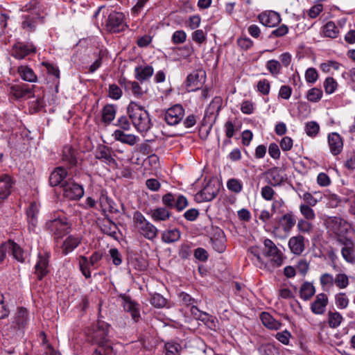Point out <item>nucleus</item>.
Here are the masks:
<instances>
[{"mask_svg":"<svg viewBox=\"0 0 355 355\" xmlns=\"http://www.w3.org/2000/svg\"><path fill=\"white\" fill-rule=\"evenodd\" d=\"M323 92L321 89L313 87L308 90L306 97L311 103H317L321 100Z\"/></svg>","mask_w":355,"mask_h":355,"instance_id":"de8ad7c7","label":"nucleus"},{"mask_svg":"<svg viewBox=\"0 0 355 355\" xmlns=\"http://www.w3.org/2000/svg\"><path fill=\"white\" fill-rule=\"evenodd\" d=\"M263 175L265 176L266 182L272 187L282 185L286 179L282 174L279 168L276 166L267 170Z\"/></svg>","mask_w":355,"mask_h":355,"instance_id":"a211bd4d","label":"nucleus"},{"mask_svg":"<svg viewBox=\"0 0 355 355\" xmlns=\"http://www.w3.org/2000/svg\"><path fill=\"white\" fill-rule=\"evenodd\" d=\"M334 284L340 289H344L349 285L348 276L345 273H338L334 279Z\"/></svg>","mask_w":355,"mask_h":355,"instance_id":"6e6d98bb","label":"nucleus"},{"mask_svg":"<svg viewBox=\"0 0 355 355\" xmlns=\"http://www.w3.org/2000/svg\"><path fill=\"white\" fill-rule=\"evenodd\" d=\"M18 73L24 81L35 83L37 80V77L33 70L28 66L21 65L19 67Z\"/></svg>","mask_w":355,"mask_h":355,"instance_id":"58836bf2","label":"nucleus"},{"mask_svg":"<svg viewBox=\"0 0 355 355\" xmlns=\"http://www.w3.org/2000/svg\"><path fill=\"white\" fill-rule=\"evenodd\" d=\"M320 282L323 290H327L334 285V279L332 275L329 273H324L321 275L320 277Z\"/></svg>","mask_w":355,"mask_h":355,"instance_id":"4d7b16f0","label":"nucleus"},{"mask_svg":"<svg viewBox=\"0 0 355 355\" xmlns=\"http://www.w3.org/2000/svg\"><path fill=\"white\" fill-rule=\"evenodd\" d=\"M320 126L318 123L315 121L308 122L305 125V132L306 135L309 137H315L318 134Z\"/></svg>","mask_w":355,"mask_h":355,"instance_id":"13d9d810","label":"nucleus"},{"mask_svg":"<svg viewBox=\"0 0 355 355\" xmlns=\"http://www.w3.org/2000/svg\"><path fill=\"white\" fill-rule=\"evenodd\" d=\"M343 320V318L339 312L331 311L328 312V324L331 328H337Z\"/></svg>","mask_w":355,"mask_h":355,"instance_id":"a18cd8bd","label":"nucleus"},{"mask_svg":"<svg viewBox=\"0 0 355 355\" xmlns=\"http://www.w3.org/2000/svg\"><path fill=\"white\" fill-rule=\"evenodd\" d=\"M306 219L300 218L297 223V227L300 232L309 234L313 228L312 224Z\"/></svg>","mask_w":355,"mask_h":355,"instance_id":"5fc2aeb1","label":"nucleus"},{"mask_svg":"<svg viewBox=\"0 0 355 355\" xmlns=\"http://www.w3.org/2000/svg\"><path fill=\"white\" fill-rule=\"evenodd\" d=\"M36 47L32 43L17 42L12 49V55L17 59L21 60L26 56L35 53Z\"/></svg>","mask_w":355,"mask_h":355,"instance_id":"ddd939ff","label":"nucleus"},{"mask_svg":"<svg viewBox=\"0 0 355 355\" xmlns=\"http://www.w3.org/2000/svg\"><path fill=\"white\" fill-rule=\"evenodd\" d=\"M339 28L336 26L335 23L329 21L322 26V33L326 37L331 39L337 38L339 35Z\"/></svg>","mask_w":355,"mask_h":355,"instance_id":"a19ab883","label":"nucleus"},{"mask_svg":"<svg viewBox=\"0 0 355 355\" xmlns=\"http://www.w3.org/2000/svg\"><path fill=\"white\" fill-rule=\"evenodd\" d=\"M89 259L84 255L79 257L80 270L86 279L91 277V272L89 270Z\"/></svg>","mask_w":355,"mask_h":355,"instance_id":"3c124183","label":"nucleus"},{"mask_svg":"<svg viewBox=\"0 0 355 355\" xmlns=\"http://www.w3.org/2000/svg\"><path fill=\"white\" fill-rule=\"evenodd\" d=\"M101 230L103 234L116 240L118 239L117 232H119V228L110 218H108L103 220Z\"/></svg>","mask_w":355,"mask_h":355,"instance_id":"7c9ffc66","label":"nucleus"},{"mask_svg":"<svg viewBox=\"0 0 355 355\" xmlns=\"http://www.w3.org/2000/svg\"><path fill=\"white\" fill-rule=\"evenodd\" d=\"M132 219L138 232L145 239L152 241L157 237V228L148 221L140 211H135Z\"/></svg>","mask_w":355,"mask_h":355,"instance_id":"39448f33","label":"nucleus"},{"mask_svg":"<svg viewBox=\"0 0 355 355\" xmlns=\"http://www.w3.org/2000/svg\"><path fill=\"white\" fill-rule=\"evenodd\" d=\"M42 10L41 3L38 0H31L21 8L22 11L28 12L29 15L33 16H41Z\"/></svg>","mask_w":355,"mask_h":355,"instance_id":"79ce46f5","label":"nucleus"},{"mask_svg":"<svg viewBox=\"0 0 355 355\" xmlns=\"http://www.w3.org/2000/svg\"><path fill=\"white\" fill-rule=\"evenodd\" d=\"M46 228L53 235L58 238H62L69 232V226L65 220L60 218H55L48 220L46 223Z\"/></svg>","mask_w":355,"mask_h":355,"instance_id":"9d476101","label":"nucleus"},{"mask_svg":"<svg viewBox=\"0 0 355 355\" xmlns=\"http://www.w3.org/2000/svg\"><path fill=\"white\" fill-rule=\"evenodd\" d=\"M260 320L263 326L270 330H278L282 327V323L268 312H262L260 314Z\"/></svg>","mask_w":355,"mask_h":355,"instance_id":"2f4dec72","label":"nucleus"},{"mask_svg":"<svg viewBox=\"0 0 355 355\" xmlns=\"http://www.w3.org/2000/svg\"><path fill=\"white\" fill-rule=\"evenodd\" d=\"M296 224V216L292 211H288L277 219L275 230L282 229L284 232H290Z\"/></svg>","mask_w":355,"mask_h":355,"instance_id":"4468645a","label":"nucleus"},{"mask_svg":"<svg viewBox=\"0 0 355 355\" xmlns=\"http://www.w3.org/2000/svg\"><path fill=\"white\" fill-rule=\"evenodd\" d=\"M227 188L234 193H239L243 190V182L236 178H230L227 182Z\"/></svg>","mask_w":355,"mask_h":355,"instance_id":"09e8293b","label":"nucleus"},{"mask_svg":"<svg viewBox=\"0 0 355 355\" xmlns=\"http://www.w3.org/2000/svg\"><path fill=\"white\" fill-rule=\"evenodd\" d=\"M154 69L150 65H140L135 69V76L137 80L144 82L149 79L153 74Z\"/></svg>","mask_w":355,"mask_h":355,"instance_id":"473e14b6","label":"nucleus"},{"mask_svg":"<svg viewBox=\"0 0 355 355\" xmlns=\"http://www.w3.org/2000/svg\"><path fill=\"white\" fill-rule=\"evenodd\" d=\"M180 238V232L175 228L164 231L162 235V240L166 243H171L178 241Z\"/></svg>","mask_w":355,"mask_h":355,"instance_id":"c03bdc74","label":"nucleus"},{"mask_svg":"<svg viewBox=\"0 0 355 355\" xmlns=\"http://www.w3.org/2000/svg\"><path fill=\"white\" fill-rule=\"evenodd\" d=\"M28 312L26 309L20 307L12 318L10 328L14 331L23 332L28 322Z\"/></svg>","mask_w":355,"mask_h":355,"instance_id":"1a4fd4ad","label":"nucleus"},{"mask_svg":"<svg viewBox=\"0 0 355 355\" xmlns=\"http://www.w3.org/2000/svg\"><path fill=\"white\" fill-rule=\"evenodd\" d=\"M324 224L328 231L331 232L337 236H340L347 230L348 227L347 222L338 216L328 217L325 220Z\"/></svg>","mask_w":355,"mask_h":355,"instance_id":"6e6552de","label":"nucleus"},{"mask_svg":"<svg viewBox=\"0 0 355 355\" xmlns=\"http://www.w3.org/2000/svg\"><path fill=\"white\" fill-rule=\"evenodd\" d=\"M127 112L132 125L139 132H148L153 123L149 113L144 107L131 101L127 107Z\"/></svg>","mask_w":355,"mask_h":355,"instance_id":"7ed1b4c3","label":"nucleus"},{"mask_svg":"<svg viewBox=\"0 0 355 355\" xmlns=\"http://www.w3.org/2000/svg\"><path fill=\"white\" fill-rule=\"evenodd\" d=\"M101 10H103V14L104 17L102 25L104 26L107 31L110 33H119L123 31L127 28L125 22V17L123 12L105 8V6L98 7L94 13L93 17H97Z\"/></svg>","mask_w":355,"mask_h":355,"instance_id":"f03ea898","label":"nucleus"},{"mask_svg":"<svg viewBox=\"0 0 355 355\" xmlns=\"http://www.w3.org/2000/svg\"><path fill=\"white\" fill-rule=\"evenodd\" d=\"M122 96L121 89L116 85L112 84L109 87L108 96L114 100L119 99Z\"/></svg>","mask_w":355,"mask_h":355,"instance_id":"69168bd1","label":"nucleus"},{"mask_svg":"<svg viewBox=\"0 0 355 355\" xmlns=\"http://www.w3.org/2000/svg\"><path fill=\"white\" fill-rule=\"evenodd\" d=\"M327 139L331 154L339 155L343 148V140L341 136L337 132H331L328 135Z\"/></svg>","mask_w":355,"mask_h":355,"instance_id":"4be33fe9","label":"nucleus"},{"mask_svg":"<svg viewBox=\"0 0 355 355\" xmlns=\"http://www.w3.org/2000/svg\"><path fill=\"white\" fill-rule=\"evenodd\" d=\"M112 137L116 141L129 146H134L139 140V137L137 136L132 134H125L124 131L121 130H116L113 132Z\"/></svg>","mask_w":355,"mask_h":355,"instance_id":"c756f323","label":"nucleus"},{"mask_svg":"<svg viewBox=\"0 0 355 355\" xmlns=\"http://www.w3.org/2000/svg\"><path fill=\"white\" fill-rule=\"evenodd\" d=\"M0 183L3 184L0 187V199L6 200L11 193V189L15 181L8 174H1L0 175Z\"/></svg>","mask_w":355,"mask_h":355,"instance_id":"bb28decb","label":"nucleus"},{"mask_svg":"<svg viewBox=\"0 0 355 355\" xmlns=\"http://www.w3.org/2000/svg\"><path fill=\"white\" fill-rule=\"evenodd\" d=\"M67 175V172L63 166L56 167L50 174L49 184L51 187H56L64 183V180Z\"/></svg>","mask_w":355,"mask_h":355,"instance_id":"cd10ccee","label":"nucleus"},{"mask_svg":"<svg viewBox=\"0 0 355 355\" xmlns=\"http://www.w3.org/2000/svg\"><path fill=\"white\" fill-rule=\"evenodd\" d=\"M129 119V116H121L117 119L116 123L114 125L119 126L123 131H128L130 130L131 127Z\"/></svg>","mask_w":355,"mask_h":355,"instance_id":"338daca9","label":"nucleus"},{"mask_svg":"<svg viewBox=\"0 0 355 355\" xmlns=\"http://www.w3.org/2000/svg\"><path fill=\"white\" fill-rule=\"evenodd\" d=\"M62 187L64 191V196L69 200H79L84 195V189L80 185L72 181H64Z\"/></svg>","mask_w":355,"mask_h":355,"instance_id":"9b49d317","label":"nucleus"},{"mask_svg":"<svg viewBox=\"0 0 355 355\" xmlns=\"http://www.w3.org/2000/svg\"><path fill=\"white\" fill-rule=\"evenodd\" d=\"M83 238L79 235H69L64 240L61 250L63 255L72 252L81 243Z\"/></svg>","mask_w":355,"mask_h":355,"instance_id":"412c9836","label":"nucleus"},{"mask_svg":"<svg viewBox=\"0 0 355 355\" xmlns=\"http://www.w3.org/2000/svg\"><path fill=\"white\" fill-rule=\"evenodd\" d=\"M180 346L178 343H167L165 344L166 355H177L179 354Z\"/></svg>","mask_w":355,"mask_h":355,"instance_id":"774afa93","label":"nucleus"},{"mask_svg":"<svg viewBox=\"0 0 355 355\" xmlns=\"http://www.w3.org/2000/svg\"><path fill=\"white\" fill-rule=\"evenodd\" d=\"M259 21L265 26L274 27L281 21L280 15L274 11L264 12L259 15Z\"/></svg>","mask_w":355,"mask_h":355,"instance_id":"5701e85b","label":"nucleus"},{"mask_svg":"<svg viewBox=\"0 0 355 355\" xmlns=\"http://www.w3.org/2000/svg\"><path fill=\"white\" fill-rule=\"evenodd\" d=\"M266 67L274 77L278 76L282 73V64L280 62L277 60L272 59L268 60L266 62Z\"/></svg>","mask_w":355,"mask_h":355,"instance_id":"49530a36","label":"nucleus"},{"mask_svg":"<svg viewBox=\"0 0 355 355\" xmlns=\"http://www.w3.org/2000/svg\"><path fill=\"white\" fill-rule=\"evenodd\" d=\"M40 211L39 206L35 201L31 202L26 209V214L28 221V228L29 231H35L38 223V214Z\"/></svg>","mask_w":355,"mask_h":355,"instance_id":"6ab92c4d","label":"nucleus"},{"mask_svg":"<svg viewBox=\"0 0 355 355\" xmlns=\"http://www.w3.org/2000/svg\"><path fill=\"white\" fill-rule=\"evenodd\" d=\"M328 297L325 293H319L311 304V311L316 315H322L324 313L328 304Z\"/></svg>","mask_w":355,"mask_h":355,"instance_id":"b1692460","label":"nucleus"},{"mask_svg":"<svg viewBox=\"0 0 355 355\" xmlns=\"http://www.w3.org/2000/svg\"><path fill=\"white\" fill-rule=\"evenodd\" d=\"M185 110L181 104H175L165 110L163 119L169 125H176L182 122Z\"/></svg>","mask_w":355,"mask_h":355,"instance_id":"0eeeda50","label":"nucleus"},{"mask_svg":"<svg viewBox=\"0 0 355 355\" xmlns=\"http://www.w3.org/2000/svg\"><path fill=\"white\" fill-rule=\"evenodd\" d=\"M262 254L266 257H270V261L266 263L270 268H267L269 272H273L275 268L280 267L284 261L285 257L282 251L276 246L275 243L269 239H266L263 241V248H262Z\"/></svg>","mask_w":355,"mask_h":355,"instance_id":"20e7f679","label":"nucleus"},{"mask_svg":"<svg viewBox=\"0 0 355 355\" xmlns=\"http://www.w3.org/2000/svg\"><path fill=\"white\" fill-rule=\"evenodd\" d=\"M49 262V255L47 253L38 254L37 261L35 266V274L38 280L41 281L48 274Z\"/></svg>","mask_w":355,"mask_h":355,"instance_id":"f3484780","label":"nucleus"},{"mask_svg":"<svg viewBox=\"0 0 355 355\" xmlns=\"http://www.w3.org/2000/svg\"><path fill=\"white\" fill-rule=\"evenodd\" d=\"M121 297L123 300V306L124 310L130 313L131 317L135 322L139 321L140 318L139 305L132 301L128 296L124 295Z\"/></svg>","mask_w":355,"mask_h":355,"instance_id":"a878e982","label":"nucleus"},{"mask_svg":"<svg viewBox=\"0 0 355 355\" xmlns=\"http://www.w3.org/2000/svg\"><path fill=\"white\" fill-rule=\"evenodd\" d=\"M315 289L314 286L308 282H304L300 289V297L306 301L310 300L315 294Z\"/></svg>","mask_w":355,"mask_h":355,"instance_id":"37998d69","label":"nucleus"},{"mask_svg":"<svg viewBox=\"0 0 355 355\" xmlns=\"http://www.w3.org/2000/svg\"><path fill=\"white\" fill-rule=\"evenodd\" d=\"M23 17L24 21L21 23V27L28 31H34L36 25L43 21V17L38 15H26Z\"/></svg>","mask_w":355,"mask_h":355,"instance_id":"72a5a7b5","label":"nucleus"},{"mask_svg":"<svg viewBox=\"0 0 355 355\" xmlns=\"http://www.w3.org/2000/svg\"><path fill=\"white\" fill-rule=\"evenodd\" d=\"M112 150L105 145H99L95 151V158L102 162L112 165L116 164V160L112 157Z\"/></svg>","mask_w":355,"mask_h":355,"instance_id":"aec40b11","label":"nucleus"},{"mask_svg":"<svg viewBox=\"0 0 355 355\" xmlns=\"http://www.w3.org/2000/svg\"><path fill=\"white\" fill-rule=\"evenodd\" d=\"M311 207L306 204L300 205V213L304 217V219L307 220H313L315 218L314 210Z\"/></svg>","mask_w":355,"mask_h":355,"instance_id":"864d4df0","label":"nucleus"},{"mask_svg":"<svg viewBox=\"0 0 355 355\" xmlns=\"http://www.w3.org/2000/svg\"><path fill=\"white\" fill-rule=\"evenodd\" d=\"M218 191L219 186L209 182L196 195L195 198L198 202H209L216 197Z\"/></svg>","mask_w":355,"mask_h":355,"instance_id":"f8f14e48","label":"nucleus"},{"mask_svg":"<svg viewBox=\"0 0 355 355\" xmlns=\"http://www.w3.org/2000/svg\"><path fill=\"white\" fill-rule=\"evenodd\" d=\"M111 326L98 320L95 326L89 330L87 341L95 348L92 355H116L117 352L110 336Z\"/></svg>","mask_w":355,"mask_h":355,"instance_id":"f257e3e1","label":"nucleus"},{"mask_svg":"<svg viewBox=\"0 0 355 355\" xmlns=\"http://www.w3.org/2000/svg\"><path fill=\"white\" fill-rule=\"evenodd\" d=\"M162 201L166 209H175L178 211H182L189 205L188 200L184 196L171 192L164 195Z\"/></svg>","mask_w":355,"mask_h":355,"instance_id":"423d86ee","label":"nucleus"},{"mask_svg":"<svg viewBox=\"0 0 355 355\" xmlns=\"http://www.w3.org/2000/svg\"><path fill=\"white\" fill-rule=\"evenodd\" d=\"M150 304L156 308H162L166 304V300L160 294L155 293L151 296Z\"/></svg>","mask_w":355,"mask_h":355,"instance_id":"052dcab7","label":"nucleus"},{"mask_svg":"<svg viewBox=\"0 0 355 355\" xmlns=\"http://www.w3.org/2000/svg\"><path fill=\"white\" fill-rule=\"evenodd\" d=\"M304 237L302 235L292 236L288 241V247L292 253L296 255L301 254L304 249Z\"/></svg>","mask_w":355,"mask_h":355,"instance_id":"c85d7f7f","label":"nucleus"},{"mask_svg":"<svg viewBox=\"0 0 355 355\" xmlns=\"http://www.w3.org/2000/svg\"><path fill=\"white\" fill-rule=\"evenodd\" d=\"M149 214L155 222L165 221L171 216V212L166 207L150 209Z\"/></svg>","mask_w":355,"mask_h":355,"instance_id":"c9c22d12","label":"nucleus"},{"mask_svg":"<svg viewBox=\"0 0 355 355\" xmlns=\"http://www.w3.org/2000/svg\"><path fill=\"white\" fill-rule=\"evenodd\" d=\"M341 254L344 260L351 264L355 263L354 243H348L341 249Z\"/></svg>","mask_w":355,"mask_h":355,"instance_id":"ea45409f","label":"nucleus"},{"mask_svg":"<svg viewBox=\"0 0 355 355\" xmlns=\"http://www.w3.org/2000/svg\"><path fill=\"white\" fill-rule=\"evenodd\" d=\"M62 160L69 168L76 166L79 160V153L71 146L66 145L62 151Z\"/></svg>","mask_w":355,"mask_h":355,"instance_id":"dca6fc26","label":"nucleus"},{"mask_svg":"<svg viewBox=\"0 0 355 355\" xmlns=\"http://www.w3.org/2000/svg\"><path fill=\"white\" fill-rule=\"evenodd\" d=\"M324 88L327 94H333L337 88V83L332 77H328L324 82Z\"/></svg>","mask_w":355,"mask_h":355,"instance_id":"680f3d73","label":"nucleus"},{"mask_svg":"<svg viewBox=\"0 0 355 355\" xmlns=\"http://www.w3.org/2000/svg\"><path fill=\"white\" fill-rule=\"evenodd\" d=\"M248 252L253 255L255 258L254 264L261 269H264L267 270V268H270V266L266 263L261 257L262 254V248L259 246L254 245L252 246L248 249Z\"/></svg>","mask_w":355,"mask_h":355,"instance_id":"e433bc0d","label":"nucleus"},{"mask_svg":"<svg viewBox=\"0 0 355 355\" xmlns=\"http://www.w3.org/2000/svg\"><path fill=\"white\" fill-rule=\"evenodd\" d=\"M272 186L268 184L262 187L261 191V196L265 200L270 201L273 199L275 191L272 188Z\"/></svg>","mask_w":355,"mask_h":355,"instance_id":"e2e57ef3","label":"nucleus"},{"mask_svg":"<svg viewBox=\"0 0 355 355\" xmlns=\"http://www.w3.org/2000/svg\"><path fill=\"white\" fill-rule=\"evenodd\" d=\"M178 296L180 299V301L182 303L187 306H193L195 304H198V300L191 297L189 294L185 293V292H180L178 294Z\"/></svg>","mask_w":355,"mask_h":355,"instance_id":"bf43d9fd","label":"nucleus"},{"mask_svg":"<svg viewBox=\"0 0 355 355\" xmlns=\"http://www.w3.org/2000/svg\"><path fill=\"white\" fill-rule=\"evenodd\" d=\"M349 302V298L345 293H339L335 295V304L339 309H346Z\"/></svg>","mask_w":355,"mask_h":355,"instance_id":"603ef678","label":"nucleus"},{"mask_svg":"<svg viewBox=\"0 0 355 355\" xmlns=\"http://www.w3.org/2000/svg\"><path fill=\"white\" fill-rule=\"evenodd\" d=\"M33 87L25 83L13 85L10 87L9 93L15 99L30 98L34 96Z\"/></svg>","mask_w":355,"mask_h":355,"instance_id":"2eb2a0df","label":"nucleus"},{"mask_svg":"<svg viewBox=\"0 0 355 355\" xmlns=\"http://www.w3.org/2000/svg\"><path fill=\"white\" fill-rule=\"evenodd\" d=\"M9 252L13 258L20 263H24L28 257V253L19 244L12 240H8Z\"/></svg>","mask_w":355,"mask_h":355,"instance_id":"393cba45","label":"nucleus"},{"mask_svg":"<svg viewBox=\"0 0 355 355\" xmlns=\"http://www.w3.org/2000/svg\"><path fill=\"white\" fill-rule=\"evenodd\" d=\"M260 355H277L278 349L272 343H265L258 348Z\"/></svg>","mask_w":355,"mask_h":355,"instance_id":"8fccbe9b","label":"nucleus"},{"mask_svg":"<svg viewBox=\"0 0 355 355\" xmlns=\"http://www.w3.org/2000/svg\"><path fill=\"white\" fill-rule=\"evenodd\" d=\"M187 34L182 30H178L173 33L171 40L175 44H182L186 41Z\"/></svg>","mask_w":355,"mask_h":355,"instance_id":"0e129e2a","label":"nucleus"},{"mask_svg":"<svg viewBox=\"0 0 355 355\" xmlns=\"http://www.w3.org/2000/svg\"><path fill=\"white\" fill-rule=\"evenodd\" d=\"M216 234L218 235L217 238H211L212 247L218 252L222 253L225 250L224 232L218 228Z\"/></svg>","mask_w":355,"mask_h":355,"instance_id":"4c0bfd02","label":"nucleus"},{"mask_svg":"<svg viewBox=\"0 0 355 355\" xmlns=\"http://www.w3.org/2000/svg\"><path fill=\"white\" fill-rule=\"evenodd\" d=\"M116 107L112 104H106L102 109L101 121L105 125H109L114 119Z\"/></svg>","mask_w":355,"mask_h":355,"instance_id":"f704fd0d","label":"nucleus"}]
</instances>
